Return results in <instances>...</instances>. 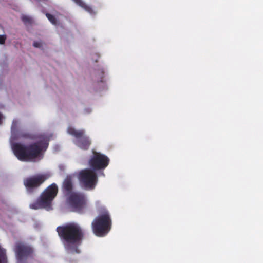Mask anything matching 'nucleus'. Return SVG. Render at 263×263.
<instances>
[{"mask_svg":"<svg viewBox=\"0 0 263 263\" xmlns=\"http://www.w3.org/2000/svg\"><path fill=\"white\" fill-rule=\"evenodd\" d=\"M67 133L76 138L74 143L83 150H87L89 148L91 141L89 136L85 134L83 129L76 130L72 127H68Z\"/></svg>","mask_w":263,"mask_h":263,"instance_id":"423d86ee","label":"nucleus"},{"mask_svg":"<svg viewBox=\"0 0 263 263\" xmlns=\"http://www.w3.org/2000/svg\"><path fill=\"white\" fill-rule=\"evenodd\" d=\"M47 178L44 175H36L26 178L24 181V184L29 193L33 192V189L40 186Z\"/></svg>","mask_w":263,"mask_h":263,"instance_id":"1a4fd4ad","label":"nucleus"},{"mask_svg":"<svg viewBox=\"0 0 263 263\" xmlns=\"http://www.w3.org/2000/svg\"><path fill=\"white\" fill-rule=\"evenodd\" d=\"M48 143L38 141L25 145L20 143L12 144V149L15 156L22 161H33L40 156L44 147L47 148Z\"/></svg>","mask_w":263,"mask_h":263,"instance_id":"f03ea898","label":"nucleus"},{"mask_svg":"<svg viewBox=\"0 0 263 263\" xmlns=\"http://www.w3.org/2000/svg\"><path fill=\"white\" fill-rule=\"evenodd\" d=\"M112 221L110 214L105 209L102 210L91 223L94 234L102 237L107 234L111 229Z\"/></svg>","mask_w":263,"mask_h":263,"instance_id":"7ed1b4c3","label":"nucleus"},{"mask_svg":"<svg viewBox=\"0 0 263 263\" xmlns=\"http://www.w3.org/2000/svg\"><path fill=\"white\" fill-rule=\"evenodd\" d=\"M77 5L84 9L86 11L88 12L91 14H94V11L92 8L86 4L82 0H72Z\"/></svg>","mask_w":263,"mask_h":263,"instance_id":"f8f14e48","label":"nucleus"},{"mask_svg":"<svg viewBox=\"0 0 263 263\" xmlns=\"http://www.w3.org/2000/svg\"><path fill=\"white\" fill-rule=\"evenodd\" d=\"M80 185L85 189L93 190L98 182V176L94 170L85 168L81 170L78 175Z\"/></svg>","mask_w":263,"mask_h":263,"instance_id":"39448f33","label":"nucleus"},{"mask_svg":"<svg viewBox=\"0 0 263 263\" xmlns=\"http://www.w3.org/2000/svg\"><path fill=\"white\" fill-rule=\"evenodd\" d=\"M6 250L0 245V263H7Z\"/></svg>","mask_w":263,"mask_h":263,"instance_id":"ddd939ff","label":"nucleus"},{"mask_svg":"<svg viewBox=\"0 0 263 263\" xmlns=\"http://www.w3.org/2000/svg\"><path fill=\"white\" fill-rule=\"evenodd\" d=\"M109 162V159L105 155L93 152V156L89 161L90 167L94 171L104 169Z\"/></svg>","mask_w":263,"mask_h":263,"instance_id":"0eeeda50","label":"nucleus"},{"mask_svg":"<svg viewBox=\"0 0 263 263\" xmlns=\"http://www.w3.org/2000/svg\"><path fill=\"white\" fill-rule=\"evenodd\" d=\"M42 13L46 15V16L47 17L48 20L52 24H54V25H56L57 24V20L56 18L53 15H52V14H50L49 13L46 12L44 10H42Z\"/></svg>","mask_w":263,"mask_h":263,"instance_id":"4468645a","label":"nucleus"},{"mask_svg":"<svg viewBox=\"0 0 263 263\" xmlns=\"http://www.w3.org/2000/svg\"><path fill=\"white\" fill-rule=\"evenodd\" d=\"M14 251L19 261L31 256L33 253V249L30 246L20 242L16 244Z\"/></svg>","mask_w":263,"mask_h":263,"instance_id":"9d476101","label":"nucleus"},{"mask_svg":"<svg viewBox=\"0 0 263 263\" xmlns=\"http://www.w3.org/2000/svg\"><path fill=\"white\" fill-rule=\"evenodd\" d=\"M62 190L64 194L70 195L73 188V176L71 175H67L62 183Z\"/></svg>","mask_w":263,"mask_h":263,"instance_id":"9b49d317","label":"nucleus"},{"mask_svg":"<svg viewBox=\"0 0 263 263\" xmlns=\"http://www.w3.org/2000/svg\"><path fill=\"white\" fill-rule=\"evenodd\" d=\"M58 192L57 185L54 183L51 184L43 191L35 202L30 205V208L34 210L39 209L51 210L52 202L56 197Z\"/></svg>","mask_w":263,"mask_h":263,"instance_id":"20e7f679","label":"nucleus"},{"mask_svg":"<svg viewBox=\"0 0 263 263\" xmlns=\"http://www.w3.org/2000/svg\"><path fill=\"white\" fill-rule=\"evenodd\" d=\"M33 46L36 48H40L41 46V43L38 42H34L33 43Z\"/></svg>","mask_w":263,"mask_h":263,"instance_id":"6ab92c4d","label":"nucleus"},{"mask_svg":"<svg viewBox=\"0 0 263 263\" xmlns=\"http://www.w3.org/2000/svg\"><path fill=\"white\" fill-rule=\"evenodd\" d=\"M21 18L24 24L26 25H31L33 22V20L31 17L26 15H22Z\"/></svg>","mask_w":263,"mask_h":263,"instance_id":"2eb2a0df","label":"nucleus"},{"mask_svg":"<svg viewBox=\"0 0 263 263\" xmlns=\"http://www.w3.org/2000/svg\"><path fill=\"white\" fill-rule=\"evenodd\" d=\"M6 40V36L5 35H0V44H4Z\"/></svg>","mask_w":263,"mask_h":263,"instance_id":"a211bd4d","label":"nucleus"},{"mask_svg":"<svg viewBox=\"0 0 263 263\" xmlns=\"http://www.w3.org/2000/svg\"><path fill=\"white\" fill-rule=\"evenodd\" d=\"M56 231L68 258L81 253L79 247L84 239L85 232L80 224L76 222H69L58 226Z\"/></svg>","mask_w":263,"mask_h":263,"instance_id":"f257e3e1","label":"nucleus"},{"mask_svg":"<svg viewBox=\"0 0 263 263\" xmlns=\"http://www.w3.org/2000/svg\"><path fill=\"white\" fill-rule=\"evenodd\" d=\"M18 121L16 120H14L12 122L11 125V132L12 134L15 133L17 130Z\"/></svg>","mask_w":263,"mask_h":263,"instance_id":"f3484780","label":"nucleus"},{"mask_svg":"<svg viewBox=\"0 0 263 263\" xmlns=\"http://www.w3.org/2000/svg\"><path fill=\"white\" fill-rule=\"evenodd\" d=\"M18 137L19 138H22L25 139H33V136L28 133H24V132H21L18 134Z\"/></svg>","mask_w":263,"mask_h":263,"instance_id":"dca6fc26","label":"nucleus"},{"mask_svg":"<svg viewBox=\"0 0 263 263\" xmlns=\"http://www.w3.org/2000/svg\"><path fill=\"white\" fill-rule=\"evenodd\" d=\"M69 202L73 211L81 213L86 205V200L84 194L73 193L69 197Z\"/></svg>","mask_w":263,"mask_h":263,"instance_id":"6e6552de","label":"nucleus"},{"mask_svg":"<svg viewBox=\"0 0 263 263\" xmlns=\"http://www.w3.org/2000/svg\"><path fill=\"white\" fill-rule=\"evenodd\" d=\"M2 115L0 114V124L2 122Z\"/></svg>","mask_w":263,"mask_h":263,"instance_id":"aec40b11","label":"nucleus"}]
</instances>
